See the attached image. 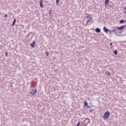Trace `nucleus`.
Segmentation results:
<instances>
[{"instance_id":"25","label":"nucleus","mask_w":126,"mask_h":126,"mask_svg":"<svg viewBox=\"0 0 126 126\" xmlns=\"http://www.w3.org/2000/svg\"><path fill=\"white\" fill-rule=\"evenodd\" d=\"M5 17H7V15L6 14H5Z\"/></svg>"},{"instance_id":"3","label":"nucleus","mask_w":126,"mask_h":126,"mask_svg":"<svg viewBox=\"0 0 126 126\" xmlns=\"http://www.w3.org/2000/svg\"><path fill=\"white\" fill-rule=\"evenodd\" d=\"M31 94L32 96H34V95H36V94H37V89H32L31 92Z\"/></svg>"},{"instance_id":"12","label":"nucleus","mask_w":126,"mask_h":126,"mask_svg":"<svg viewBox=\"0 0 126 126\" xmlns=\"http://www.w3.org/2000/svg\"><path fill=\"white\" fill-rule=\"evenodd\" d=\"M109 3V0H105L104 2L105 5H107Z\"/></svg>"},{"instance_id":"4","label":"nucleus","mask_w":126,"mask_h":126,"mask_svg":"<svg viewBox=\"0 0 126 126\" xmlns=\"http://www.w3.org/2000/svg\"><path fill=\"white\" fill-rule=\"evenodd\" d=\"M118 30H118V28L115 27L114 28V29L112 30V32L115 33V34L118 36Z\"/></svg>"},{"instance_id":"26","label":"nucleus","mask_w":126,"mask_h":126,"mask_svg":"<svg viewBox=\"0 0 126 126\" xmlns=\"http://www.w3.org/2000/svg\"><path fill=\"white\" fill-rule=\"evenodd\" d=\"M124 22H125V23H126V20H124Z\"/></svg>"},{"instance_id":"20","label":"nucleus","mask_w":126,"mask_h":126,"mask_svg":"<svg viewBox=\"0 0 126 126\" xmlns=\"http://www.w3.org/2000/svg\"><path fill=\"white\" fill-rule=\"evenodd\" d=\"M87 107V109H89L90 108H91V106L90 105H89Z\"/></svg>"},{"instance_id":"1","label":"nucleus","mask_w":126,"mask_h":126,"mask_svg":"<svg viewBox=\"0 0 126 126\" xmlns=\"http://www.w3.org/2000/svg\"><path fill=\"white\" fill-rule=\"evenodd\" d=\"M109 116H110V112L106 111L105 112L103 116V120H107V119H109Z\"/></svg>"},{"instance_id":"30","label":"nucleus","mask_w":126,"mask_h":126,"mask_svg":"<svg viewBox=\"0 0 126 126\" xmlns=\"http://www.w3.org/2000/svg\"><path fill=\"white\" fill-rule=\"evenodd\" d=\"M10 86H11V87H12V85H11Z\"/></svg>"},{"instance_id":"5","label":"nucleus","mask_w":126,"mask_h":126,"mask_svg":"<svg viewBox=\"0 0 126 126\" xmlns=\"http://www.w3.org/2000/svg\"><path fill=\"white\" fill-rule=\"evenodd\" d=\"M36 44V42L35 41H33L32 43H30V45L32 47V48H35V44Z\"/></svg>"},{"instance_id":"10","label":"nucleus","mask_w":126,"mask_h":126,"mask_svg":"<svg viewBox=\"0 0 126 126\" xmlns=\"http://www.w3.org/2000/svg\"><path fill=\"white\" fill-rule=\"evenodd\" d=\"M84 108H85V107L88 106V103H87V102L86 101H85L84 102Z\"/></svg>"},{"instance_id":"7","label":"nucleus","mask_w":126,"mask_h":126,"mask_svg":"<svg viewBox=\"0 0 126 126\" xmlns=\"http://www.w3.org/2000/svg\"><path fill=\"white\" fill-rule=\"evenodd\" d=\"M103 31L105 32V33H108V32H109V30L107 28H106V27H104L103 28Z\"/></svg>"},{"instance_id":"19","label":"nucleus","mask_w":126,"mask_h":126,"mask_svg":"<svg viewBox=\"0 0 126 126\" xmlns=\"http://www.w3.org/2000/svg\"><path fill=\"white\" fill-rule=\"evenodd\" d=\"M46 55L47 56V57H49V52H47L46 53Z\"/></svg>"},{"instance_id":"6","label":"nucleus","mask_w":126,"mask_h":126,"mask_svg":"<svg viewBox=\"0 0 126 126\" xmlns=\"http://www.w3.org/2000/svg\"><path fill=\"white\" fill-rule=\"evenodd\" d=\"M95 31L96 33H100L101 32V29H100L99 28H97L95 29Z\"/></svg>"},{"instance_id":"27","label":"nucleus","mask_w":126,"mask_h":126,"mask_svg":"<svg viewBox=\"0 0 126 126\" xmlns=\"http://www.w3.org/2000/svg\"><path fill=\"white\" fill-rule=\"evenodd\" d=\"M86 15H88V16H89V15H91L89 14H86Z\"/></svg>"},{"instance_id":"24","label":"nucleus","mask_w":126,"mask_h":126,"mask_svg":"<svg viewBox=\"0 0 126 126\" xmlns=\"http://www.w3.org/2000/svg\"><path fill=\"white\" fill-rule=\"evenodd\" d=\"M124 10H126V6H125V7L124 8Z\"/></svg>"},{"instance_id":"15","label":"nucleus","mask_w":126,"mask_h":126,"mask_svg":"<svg viewBox=\"0 0 126 126\" xmlns=\"http://www.w3.org/2000/svg\"><path fill=\"white\" fill-rule=\"evenodd\" d=\"M120 23H121V24H123V23H124V20H120Z\"/></svg>"},{"instance_id":"14","label":"nucleus","mask_w":126,"mask_h":126,"mask_svg":"<svg viewBox=\"0 0 126 126\" xmlns=\"http://www.w3.org/2000/svg\"><path fill=\"white\" fill-rule=\"evenodd\" d=\"M106 74H107V75L110 76V75H111V73H110L109 71H107L106 72Z\"/></svg>"},{"instance_id":"21","label":"nucleus","mask_w":126,"mask_h":126,"mask_svg":"<svg viewBox=\"0 0 126 126\" xmlns=\"http://www.w3.org/2000/svg\"><path fill=\"white\" fill-rule=\"evenodd\" d=\"M108 31L109 32V33H112V31L108 30Z\"/></svg>"},{"instance_id":"18","label":"nucleus","mask_w":126,"mask_h":126,"mask_svg":"<svg viewBox=\"0 0 126 126\" xmlns=\"http://www.w3.org/2000/svg\"><path fill=\"white\" fill-rule=\"evenodd\" d=\"M7 55H8V53L7 52H6L5 53V56L6 57H7Z\"/></svg>"},{"instance_id":"31","label":"nucleus","mask_w":126,"mask_h":126,"mask_svg":"<svg viewBox=\"0 0 126 126\" xmlns=\"http://www.w3.org/2000/svg\"><path fill=\"white\" fill-rule=\"evenodd\" d=\"M125 13H126V11H125Z\"/></svg>"},{"instance_id":"28","label":"nucleus","mask_w":126,"mask_h":126,"mask_svg":"<svg viewBox=\"0 0 126 126\" xmlns=\"http://www.w3.org/2000/svg\"><path fill=\"white\" fill-rule=\"evenodd\" d=\"M90 112H93V110H90Z\"/></svg>"},{"instance_id":"9","label":"nucleus","mask_w":126,"mask_h":126,"mask_svg":"<svg viewBox=\"0 0 126 126\" xmlns=\"http://www.w3.org/2000/svg\"><path fill=\"white\" fill-rule=\"evenodd\" d=\"M39 4H40V6L41 8H42L43 7V0H40L39 1Z\"/></svg>"},{"instance_id":"22","label":"nucleus","mask_w":126,"mask_h":126,"mask_svg":"<svg viewBox=\"0 0 126 126\" xmlns=\"http://www.w3.org/2000/svg\"><path fill=\"white\" fill-rule=\"evenodd\" d=\"M118 33L119 34H122V32H118Z\"/></svg>"},{"instance_id":"29","label":"nucleus","mask_w":126,"mask_h":126,"mask_svg":"<svg viewBox=\"0 0 126 126\" xmlns=\"http://www.w3.org/2000/svg\"><path fill=\"white\" fill-rule=\"evenodd\" d=\"M51 14V11L49 12V15Z\"/></svg>"},{"instance_id":"16","label":"nucleus","mask_w":126,"mask_h":126,"mask_svg":"<svg viewBox=\"0 0 126 126\" xmlns=\"http://www.w3.org/2000/svg\"><path fill=\"white\" fill-rule=\"evenodd\" d=\"M80 121H79L77 124V126H79L80 125Z\"/></svg>"},{"instance_id":"11","label":"nucleus","mask_w":126,"mask_h":126,"mask_svg":"<svg viewBox=\"0 0 126 126\" xmlns=\"http://www.w3.org/2000/svg\"><path fill=\"white\" fill-rule=\"evenodd\" d=\"M16 22V19H14L13 21L12 24V27H13V26H14V24H15Z\"/></svg>"},{"instance_id":"17","label":"nucleus","mask_w":126,"mask_h":126,"mask_svg":"<svg viewBox=\"0 0 126 126\" xmlns=\"http://www.w3.org/2000/svg\"><path fill=\"white\" fill-rule=\"evenodd\" d=\"M59 2H60V0H56V4H59Z\"/></svg>"},{"instance_id":"13","label":"nucleus","mask_w":126,"mask_h":126,"mask_svg":"<svg viewBox=\"0 0 126 126\" xmlns=\"http://www.w3.org/2000/svg\"><path fill=\"white\" fill-rule=\"evenodd\" d=\"M114 55H118V50H115L114 51Z\"/></svg>"},{"instance_id":"23","label":"nucleus","mask_w":126,"mask_h":126,"mask_svg":"<svg viewBox=\"0 0 126 126\" xmlns=\"http://www.w3.org/2000/svg\"><path fill=\"white\" fill-rule=\"evenodd\" d=\"M110 46H113V43L111 42V43H110Z\"/></svg>"},{"instance_id":"8","label":"nucleus","mask_w":126,"mask_h":126,"mask_svg":"<svg viewBox=\"0 0 126 126\" xmlns=\"http://www.w3.org/2000/svg\"><path fill=\"white\" fill-rule=\"evenodd\" d=\"M125 27H126V26H122L121 27L117 28V29L118 30H123V29H124V28H125Z\"/></svg>"},{"instance_id":"2","label":"nucleus","mask_w":126,"mask_h":126,"mask_svg":"<svg viewBox=\"0 0 126 126\" xmlns=\"http://www.w3.org/2000/svg\"><path fill=\"white\" fill-rule=\"evenodd\" d=\"M86 19H87L86 22V25H88V23L90 22V20L92 19V17H91V15L88 16L86 17Z\"/></svg>"}]
</instances>
